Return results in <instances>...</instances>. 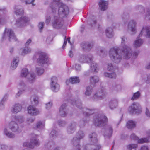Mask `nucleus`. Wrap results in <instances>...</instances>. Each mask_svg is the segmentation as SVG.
<instances>
[{"mask_svg": "<svg viewBox=\"0 0 150 150\" xmlns=\"http://www.w3.org/2000/svg\"><path fill=\"white\" fill-rule=\"evenodd\" d=\"M146 68L148 69H150V63H149L147 65Z\"/></svg>", "mask_w": 150, "mask_h": 150, "instance_id": "nucleus-55", "label": "nucleus"}, {"mask_svg": "<svg viewBox=\"0 0 150 150\" xmlns=\"http://www.w3.org/2000/svg\"><path fill=\"white\" fill-rule=\"evenodd\" d=\"M6 37H8L10 40H13L16 41L17 40L13 32L11 29L9 28L5 29L3 36V38H4Z\"/></svg>", "mask_w": 150, "mask_h": 150, "instance_id": "nucleus-8", "label": "nucleus"}, {"mask_svg": "<svg viewBox=\"0 0 150 150\" xmlns=\"http://www.w3.org/2000/svg\"><path fill=\"white\" fill-rule=\"evenodd\" d=\"M21 109V106L19 104H16L13 109V112L15 113H17L20 111Z\"/></svg>", "mask_w": 150, "mask_h": 150, "instance_id": "nucleus-25", "label": "nucleus"}, {"mask_svg": "<svg viewBox=\"0 0 150 150\" xmlns=\"http://www.w3.org/2000/svg\"><path fill=\"white\" fill-rule=\"evenodd\" d=\"M44 25V23L43 22H40L39 23L38 25V27L40 30L41 31L43 28Z\"/></svg>", "mask_w": 150, "mask_h": 150, "instance_id": "nucleus-42", "label": "nucleus"}, {"mask_svg": "<svg viewBox=\"0 0 150 150\" xmlns=\"http://www.w3.org/2000/svg\"><path fill=\"white\" fill-rule=\"evenodd\" d=\"M50 17L49 16H48L47 17L46 20V22L48 24L49 23L50 21Z\"/></svg>", "mask_w": 150, "mask_h": 150, "instance_id": "nucleus-51", "label": "nucleus"}, {"mask_svg": "<svg viewBox=\"0 0 150 150\" xmlns=\"http://www.w3.org/2000/svg\"><path fill=\"white\" fill-rule=\"evenodd\" d=\"M136 122L132 120H130L127 122L126 124V126L129 129L133 128L135 127Z\"/></svg>", "mask_w": 150, "mask_h": 150, "instance_id": "nucleus-22", "label": "nucleus"}, {"mask_svg": "<svg viewBox=\"0 0 150 150\" xmlns=\"http://www.w3.org/2000/svg\"><path fill=\"white\" fill-rule=\"evenodd\" d=\"M60 0H53L52 3L50 6V8L52 11L54 12L56 11V5H57L59 7L58 16L59 17L62 18L68 14L69 10L67 6L59 2Z\"/></svg>", "mask_w": 150, "mask_h": 150, "instance_id": "nucleus-3", "label": "nucleus"}, {"mask_svg": "<svg viewBox=\"0 0 150 150\" xmlns=\"http://www.w3.org/2000/svg\"><path fill=\"white\" fill-rule=\"evenodd\" d=\"M74 129H72L71 127H69L68 129V132L70 133L73 132L74 131Z\"/></svg>", "mask_w": 150, "mask_h": 150, "instance_id": "nucleus-46", "label": "nucleus"}, {"mask_svg": "<svg viewBox=\"0 0 150 150\" xmlns=\"http://www.w3.org/2000/svg\"><path fill=\"white\" fill-rule=\"evenodd\" d=\"M110 130L111 131L112 130V128L111 127L110 128Z\"/></svg>", "mask_w": 150, "mask_h": 150, "instance_id": "nucleus-62", "label": "nucleus"}, {"mask_svg": "<svg viewBox=\"0 0 150 150\" xmlns=\"http://www.w3.org/2000/svg\"><path fill=\"white\" fill-rule=\"evenodd\" d=\"M136 23L135 21L132 20L130 21L128 25V31H130L132 34L136 33L137 30L136 28Z\"/></svg>", "mask_w": 150, "mask_h": 150, "instance_id": "nucleus-14", "label": "nucleus"}, {"mask_svg": "<svg viewBox=\"0 0 150 150\" xmlns=\"http://www.w3.org/2000/svg\"><path fill=\"white\" fill-rule=\"evenodd\" d=\"M108 4V2L107 1L101 0L99 3L100 8L101 10L104 11L107 8Z\"/></svg>", "mask_w": 150, "mask_h": 150, "instance_id": "nucleus-20", "label": "nucleus"}, {"mask_svg": "<svg viewBox=\"0 0 150 150\" xmlns=\"http://www.w3.org/2000/svg\"><path fill=\"white\" fill-rule=\"evenodd\" d=\"M28 75H30V77L29 78V81L32 82L35 78V75L34 73H28V70L26 69H24L22 70L21 76L22 77H25Z\"/></svg>", "mask_w": 150, "mask_h": 150, "instance_id": "nucleus-13", "label": "nucleus"}, {"mask_svg": "<svg viewBox=\"0 0 150 150\" xmlns=\"http://www.w3.org/2000/svg\"><path fill=\"white\" fill-rule=\"evenodd\" d=\"M93 22L94 24H95V23H96V21H93Z\"/></svg>", "mask_w": 150, "mask_h": 150, "instance_id": "nucleus-61", "label": "nucleus"}, {"mask_svg": "<svg viewBox=\"0 0 150 150\" xmlns=\"http://www.w3.org/2000/svg\"><path fill=\"white\" fill-rule=\"evenodd\" d=\"M48 61V56L45 53H42L40 55L38 60L39 65L47 63Z\"/></svg>", "mask_w": 150, "mask_h": 150, "instance_id": "nucleus-12", "label": "nucleus"}, {"mask_svg": "<svg viewBox=\"0 0 150 150\" xmlns=\"http://www.w3.org/2000/svg\"><path fill=\"white\" fill-rule=\"evenodd\" d=\"M92 92V87L91 86H88L87 87L86 90L85 92L86 95L89 96Z\"/></svg>", "mask_w": 150, "mask_h": 150, "instance_id": "nucleus-31", "label": "nucleus"}, {"mask_svg": "<svg viewBox=\"0 0 150 150\" xmlns=\"http://www.w3.org/2000/svg\"><path fill=\"white\" fill-rule=\"evenodd\" d=\"M94 99H101L103 98L100 96H97L96 94H95L94 96Z\"/></svg>", "mask_w": 150, "mask_h": 150, "instance_id": "nucleus-49", "label": "nucleus"}, {"mask_svg": "<svg viewBox=\"0 0 150 150\" xmlns=\"http://www.w3.org/2000/svg\"><path fill=\"white\" fill-rule=\"evenodd\" d=\"M35 71L38 75H41L44 73V70L41 67H37L36 68Z\"/></svg>", "mask_w": 150, "mask_h": 150, "instance_id": "nucleus-26", "label": "nucleus"}, {"mask_svg": "<svg viewBox=\"0 0 150 150\" xmlns=\"http://www.w3.org/2000/svg\"><path fill=\"white\" fill-rule=\"evenodd\" d=\"M140 93L139 91H137L133 95V96L132 97V99L133 100H134L138 98L140 96Z\"/></svg>", "mask_w": 150, "mask_h": 150, "instance_id": "nucleus-33", "label": "nucleus"}, {"mask_svg": "<svg viewBox=\"0 0 150 150\" xmlns=\"http://www.w3.org/2000/svg\"><path fill=\"white\" fill-rule=\"evenodd\" d=\"M28 113L31 115H36L39 113L38 110L34 107L30 106L28 108Z\"/></svg>", "mask_w": 150, "mask_h": 150, "instance_id": "nucleus-16", "label": "nucleus"}, {"mask_svg": "<svg viewBox=\"0 0 150 150\" xmlns=\"http://www.w3.org/2000/svg\"><path fill=\"white\" fill-rule=\"evenodd\" d=\"M57 16H55L54 20L52 22L53 27L56 28H60L62 25V23L57 18Z\"/></svg>", "mask_w": 150, "mask_h": 150, "instance_id": "nucleus-18", "label": "nucleus"}, {"mask_svg": "<svg viewBox=\"0 0 150 150\" xmlns=\"http://www.w3.org/2000/svg\"><path fill=\"white\" fill-rule=\"evenodd\" d=\"M32 99L35 104H37L38 103V96H33L32 97Z\"/></svg>", "mask_w": 150, "mask_h": 150, "instance_id": "nucleus-38", "label": "nucleus"}, {"mask_svg": "<svg viewBox=\"0 0 150 150\" xmlns=\"http://www.w3.org/2000/svg\"><path fill=\"white\" fill-rule=\"evenodd\" d=\"M54 150H58V149H56Z\"/></svg>", "mask_w": 150, "mask_h": 150, "instance_id": "nucleus-63", "label": "nucleus"}, {"mask_svg": "<svg viewBox=\"0 0 150 150\" xmlns=\"http://www.w3.org/2000/svg\"><path fill=\"white\" fill-rule=\"evenodd\" d=\"M126 38L125 37L122 38L121 53L118 54L119 50L117 47L110 49L109 52L110 57L116 63H119L121 60V55L124 59H128L132 55L131 51L130 48L127 45L125 44V42Z\"/></svg>", "mask_w": 150, "mask_h": 150, "instance_id": "nucleus-1", "label": "nucleus"}, {"mask_svg": "<svg viewBox=\"0 0 150 150\" xmlns=\"http://www.w3.org/2000/svg\"><path fill=\"white\" fill-rule=\"evenodd\" d=\"M145 113L147 116L150 117V112L147 108H146Z\"/></svg>", "mask_w": 150, "mask_h": 150, "instance_id": "nucleus-45", "label": "nucleus"}, {"mask_svg": "<svg viewBox=\"0 0 150 150\" xmlns=\"http://www.w3.org/2000/svg\"><path fill=\"white\" fill-rule=\"evenodd\" d=\"M57 79L55 76H53L51 78L50 87L53 91L56 92L59 89V86L57 83Z\"/></svg>", "mask_w": 150, "mask_h": 150, "instance_id": "nucleus-11", "label": "nucleus"}, {"mask_svg": "<svg viewBox=\"0 0 150 150\" xmlns=\"http://www.w3.org/2000/svg\"><path fill=\"white\" fill-rule=\"evenodd\" d=\"M114 68L113 67V66H112V64H108V70L109 71H110V70H114Z\"/></svg>", "mask_w": 150, "mask_h": 150, "instance_id": "nucleus-39", "label": "nucleus"}, {"mask_svg": "<svg viewBox=\"0 0 150 150\" xmlns=\"http://www.w3.org/2000/svg\"><path fill=\"white\" fill-rule=\"evenodd\" d=\"M39 144L38 140L35 138L33 137L31 139L30 142H26L23 144L24 147H25L30 148H33L34 147V145H38Z\"/></svg>", "mask_w": 150, "mask_h": 150, "instance_id": "nucleus-10", "label": "nucleus"}, {"mask_svg": "<svg viewBox=\"0 0 150 150\" xmlns=\"http://www.w3.org/2000/svg\"><path fill=\"white\" fill-rule=\"evenodd\" d=\"M31 42V40L30 39H28L26 41L25 45V46L28 45Z\"/></svg>", "mask_w": 150, "mask_h": 150, "instance_id": "nucleus-50", "label": "nucleus"}, {"mask_svg": "<svg viewBox=\"0 0 150 150\" xmlns=\"http://www.w3.org/2000/svg\"><path fill=\"white\" fill-rule=\"evenodd\" d=\"M34 121V119L32 118H28L26 120V122L28 124Z\"/></svg>", "mask_w": 150, "mask_h": 150, "instance_id": "nucleus-41", "label": "nucleus"}, {"mask_svg": "<svg viewBox=\"0 0 150 150\" xmlns=\"http://www.w3.org/2000/svg\"><path fill=\"white\" fill-rule=\"evenodd\" d=\"M96 135L95 133H92V136L91 135L90 136V138L92 139V140L94 141L95 142H96L97 141V139L96 138Z\"/></svg>", "mask_w": 150, "mask_h": 150, "instance_id": "nucleus-35", "label": "nucleus"}, {"mask_svg": "<svg viewBox=\"0 0 150 150\" xmlns=\"http://www.w3.org/2000/svg\"><path fill=\"white\" fill-rule=\"evenodd\" d=\"M31 51V49L29 47H25L23 49L21 52V54L23 55H25L28 53H30Z\"/></svg>", "mask_w": 150, "mask_h": 150, "instance_id": "nucleus-27", "label": "nucleus"}, {"mask_svg": "<svg viewBox=\"0 0 150 150\" xmlns=\"http://www.w3.org/2000/svg\"><path fill=\"white\" fill-rule=\"evenodd\" d=\"M79 60L81 63L91 62V70L93 72H97L98 70V65L94 62L93 61L91 56H89L87 57L82 56L79 58Z\"/></svg>", "mask_w": 150, "mask_h": 150, "instance_id": "nucleus-6", "label": "nucleus"}, {"mask_svg": "<svg viewBox=\"0 0 150 150\" xmlns=\"http://www.w3.org/2000/svg\"><path fill=\"white\" fill-rule=\"evenodd\" d=\"M67 43V40L66 39V37H65L64 38V42L62 46V48L64 49Z\"/></svg>", "mask_w": 150, "mask_h": 150, "instance_id": "nucleus-48", "label": "nucleus"}, {"mask_svg": "<svg viewBox=\"0 0 150 150\" xmlns=\"http://www.w3.org/2000/svg\"><path fill=\"white\" fill-rule=\"evenodd\" d=\"M131 138L137 140V142L139 143H147L149 142V140L147 138H143L138 139V137H137L134 134H132L131 135Z\"/></svg>", "mask_w": 150, "mask_h": 150, "instance_id": "nucleus-17", "label": "nucleus"}, {"mask_svg": "<svg viewBox=\"0 0 150 150\" xmlns=\"http://www.w3.org/2000/svg\"><path fill=\"white\" fill-rule=\"evenodd\" d=\"M14 12L16 15L22 16L16 21L15 25L18 27L23 28L29 24L30 19L26 16L23 15V11L22 9H21L18 6L15 7Z\"/></svg>", "mask_w": 150, "mask_h": 150, "instance_id": "nucleus-4", "label": "nucleus"}, {"mask_svg": "<svg viewBox=\"0 0 150 150\" xmlns=\"http://www.w3.org/2000/svg\"><path fill=\"white\" fill-rule=\"evenodd\" d=\"M75 68L77 70H79L81 69V67L79 64H76Z\"/></svg>", "mask_w": 150, "mask_h": 150, "instance_id": "nucleus-52", "label": "nucleus"}, {"mask_svg": "<svg viewBox=\"0 0 150 150\" xmlns=\"http://www.w3.org/2000/svg\"><path fill=\"white\" fill-rule=\"evenodd\" d=\"M147 135L150 138V133H147Z\"/></svg>", "mask_w": 150, "mask_h": 150, "instance_id": "nucleus-59", "label": "nucleus"}, {"mask_svg": "<svg viewBox=\"0 0 150 150\" xmlns=\"http://www.w3.org/2000/svg\"><path fill=\"white\" fill-rule=\"evenodd\" d=\"M107 121L106 116L103 115L98 116L96 117L94 120V124L96 126H101L103 125Z\"/></svg>", "mask_w": 150, "mask_h": 150, "instance_id": "nucleus-9", "label": "nucleus"}, {"mask_svg": "<svg viewBox=\"0 0 150 150\" xmlns=\"http://www.w3.org/2000/svg\"><path fill=\"white\" fill-rule=\"evenodd\" d=\"M80 80L77 77H71L69 79H67L66 82L67 85H68L70 82L72 84H74L79 83Z\"/></svg>", "mask_w": 150, "mask_h": 150, "instance_id": "nucleus-19", "label": "nucleus"}, {"mask_svg": "<svg viewBox=\"0 0 150 150\" xmlns=\"http://www.w3.org/2000/svg\"><path fill=\"white\" fill-rule=\"evenodd\" d=\"M87 115H90L93 112V111L88 109L87 110Z\"/></svg>", "mask_w": 150, "mask_h": 150, "instance_id": "nucleus-47", "label": "nucleus"}, {"mask_svg": "<svg viewBox=\"0 0 150 150\" xmlns=\"http://www.w3.org/2000/svg\"><path fill=\"white\" fill-rule=\"evenodd\" d=\"M52 103L51 102H50L45 104V108L47 109H50L52 105Z\"/></svg>", "mask_w": 150, "mask_h": 150, "instance_id": "nucleus-37", "label": "nucleus"}, {"mask_svg": "<svg viewBox=\"0 0 150 150\" xmlns=\"http://www.w3.org/2000/svg\"><path fill=\"white\" fill-rule=\"evenodd\" d=\"M90 45L89 44H85L83 45V44L81 45V46L83 47V49H89L90 47Z\"/></svg>", "mask_w": 150, "mask_h": 150, "instance_id": "nucleus-40", "label": "nucleus"}, {"mask_svg": "<svg viewBox=\"0 0 150 150\" xmlns=\"http://www.w3.org/2000/svg\"><path fill=\"white\" fill-rule=\"evenodd\" d=\"M7 98L8 96H7L6 95V96H5L3 98V99L2 100L1 102L0 103V109L1 108V107L2 106V107H3L4 102L7 99Z\"/></svg>", "mask_w": 150, "mask_h": 150, "instance_id": "nucleus-36", "label": "nucleus"}, {"mask_svg": "<svg viewBox=\"0 0 150 150\" xmlns=\"http://www.w3.org/2000/svg\"><path fill=\"white\" fill-rule=\"evenodd\" d=\"M19 85L21 87H22L23 89L22 90H20L16 94V97L19 96L21 95L22 93L25 90V86L23 83H20Z\"/></svg>", "mask_w": 150, "mask_h": 150, "instance_id": "nucleus-28", "label": "nucleus"}, {"mask_svg": "<svg viewBox=\"0 0 150 150\" xmlns=\"http://www.w3.org/2000/svg\"><path fill=\"white\" fill-rule=\"evenodd\" d=\"M142 35L147 38L150 37V26L145 25L143 26L139 37L137 38L136 40L134 42V45L135 47H139L143 44V40L139 38V37Z\"/></svg>", "mask_w": 150, "mask_h": 150, "instance_id": "nucleus-5", "label": "nucleus"}, {"mask_svg": "<svg viewBox=\"0 0 150 150\" xmlns=\"http://www.w3.org/2000/svg\"><path fill=\"white\" fill-rule=\"evenodd\" d=\"M67 105L66 103H63L60 108L59 113L62 116H65L67 114Z\"/></svg>", "mask_w": 150, "mask_h": 150, "instance_id": "nucleus-15", "label": "nucleus"}, {"mask_svg": "<svg viewBox=\"0 0 150 150\" xmlns=\"http://www.w3.org/2000/svg\"><path fill=\"white\" fill-rule=\"evenodd\" d=\"M21 1H24L26 3L30 4L32 3L35 0H20Z\"/></svg>", "mask_w": 150, "mask_h": 150, "instance_id": "nucleus-43", "label": "nucleus"}, {"mask_svg": "<svg viewBox=\"0 0 150 150\" xmlns=\"http://www.w3.org/2000/svg\"><path fill=\"white\" fill-rule=\"evenodd\" d=\"M140 150H149L148 147L146 146H142Z\"/></svg>", "mask_w": 150, "mask_h": 150, "instance_id": "nucleus-44", "label": "nucleus"}, {"mask_svg": "<svg viewBox=\"0 0 150 150\" xmlns=\"http://www.w3.org/2000/svg\"><path fill=\"white\" fill-rule=\"evenodd\" d=\"M18 62L19 60L18 58H15L13 59L11 64V68L12 69H14L16 68Z\"/></svg>", "mask_w": 150, "mask_h": 150, "instance_id": "nucleus-23", "label": "nucleus"}, {"mask_svg": "<svg viewBox=\"0 0 150 150\" xmlns=\"http://www.w3.org/2000/svg\"><path fill=\"white\" fill-rule=\"evenodd\" d=\"M56 133V132L55 130H53L51 132L50 134V136H52L53 137L54 136V134H55Z\"/></svg>", "mask_w": 150, "mask_h": 150, "instance_id": "nucleus-53", "label": "nucleus"}, {"mask_svg": "<svg viewBox=\"0 0 150 150\" xmlns=\"http://www.w3.org/2000/svg\"><path fill=\"white\" fill-rule=\"evenodd\" d=\"M99 81L98 77L97 76L91 77L90 79V81L91 83L93 84Z\"/></svg>", "mask_w": 150, "mask_h": 150, "instance_id": "nucleus-30", "label": "nucleus"}, {"mask_svg": "<svg viewBox=\"0 0 150 150\" xmlns=\"http://www.w3.org/2000/svg\"><path fill=\"white\" fill-rule=\"evenodd\" d=\"M148 17H149V18H150V12L148 13Z\"/></svg>", "mask_w": 150, "mask_h": 150, "instance_id": "nucleus-60", "label": "nucleus"}, {"mask_svg": "<svg viewBox=\"0 0 150 150\" xmlns=\"http://www.w3.org/2000/svg\"><path fill=\"white\" fill-rule=\"evenodd\" d=\"M106 36L108 38H112L113 36V30L112 28H107L105 30Z\"/></svg>", "mask_w": 150, "mask_h": 150, "instance_id": "nucleus-21", "label": "nucleus"}, {"mask_svg": "<svg viewBox=\"0 0 150 150\" xmlns=\"http://www.w3.org/2000/svg\"><path fill=\"white\" fill-rule=\"evenodd\" d=\"M44 126V123L43 122L39 121L37 124V127L38 128H42Z\"/></svg>", "mask_w": 150, "mask_h": 150, "instance_id": "nucleus-32", "label": "nucleus"}, {"mask_svg": "<svg viewBox=\"0 0 150 150\" xmlns=\"http://www.w3.org/2000/svg\"><path fill=\"white\" fill-rule=\"evenodd\" d=\"M137 146V145L136 144H130L127 146V148L128 149L131 150L133 149L136 148Z\"/></svg>", "mask_w": 150, "mask_h": 150, "instance_id": "nucleus-34", "label": "nucleus"}, {"mask_svg": "<svg viewBox=\"0 0 150 150\" xmlns=\"http://www.w3.org/2000/svg\"><path fill=\"white\" fill-rule=\"evenodd\" d=\"M104 75L106 77L111 78H116V74L114 73L109 74L107 72H105L104 73Z\"/></svg>", "mask_w": 150, "mask_h": 150, "instance_id": "nucleus-29", "label": "nucleus"}, {"mask_svg": "<svg viewBox=\"0 0 150 150\" xmlns=\"http://www.w3.org/2000/svg\"><path fill=\"white\" fill-rule=\"evenodd\" d=\"M69 55L70 57H71L73 56V53H72V52L71 51H69Z\"/></svg>", "mask_w": 150, "mask_h": 150, "instance_id": "nucleus-54", "label": "nucleus"}, {"mask_svg": "<svg viewBox=\"0 0 150 150\" xmlns=\"http://www.w3.org/2000/svg\"><path fill=\"white\" fill-rule=\"evenodd\" d=\"M82 136H80V138H82L84 136V134L83 133H82Z\"/></svg>", "mask_w": 150, "mask_h": 150, "instance_id": "nucleus-58", "label": "nucleus"}, {"mask_svg": "<svg viewBox=\"0 0 150 150\" xmlns=\"http://www.w3.org/2000/svg\"><path fill=\"white\" fill-rule=\"evenodd\" d=\"M24 121L23 119L21 117H12V121L10 123L8 127L5 128L4 129V133L9 138H13L14 137V135L10 132L9 130L16 132L18 131V125L16 122L21 123Z\"/></svg>", "mask_w": 150, "mask_h": 150, "instance_id": "nucleus-2", "label": "nucleus"}, {"mask_svg": "<svg viewBox=\"0 0 150 150\" xmlns=\"http://www.w3.org/2000/svg\"><path fill=\"white\" fill-rule=\"evenodd\" d=\"M3 23V20L0 18V23Z\"/></svg>", "mask_w": 150, "mask_h": 150, "instance_id": "nucleus-56", "label": "nucleus"}, {"mask_svg": "<svg viewBox=\"0 0 150 150\" xmlns=\"http://www.w3.org/2000/svg\"><path fill=\"white\" fill-rule=\"evenodd\" d=\"M118 102L117 100H114L110 101L109 102V106L111 109L116 108Z\"/></svg>", "mask_w": 150, "mask_h": 150, "instance_id": "nucleus-24", "label": "nucleus"}, {"mask_svg": "<svg viewBox=\"0 0 150 150\" xmlns=\"http://www.w3.org/2000/svg\"><path fill=\"white\" fill-rule=\"evenodd\" d=\"M67 40L69 43H70V44H71V43L70 42V38L69 37L68 38H67Z\"/></svg>", "mask_w": 150, "mask_h": 150, "instance_id": "nucleus-57", "label": "nucleus"}, {"mask_svg": "<svg viewBox=\"0 0 150 150\" xmlns=\"http://www.w3.org/2000/svg\"><path fill=\"white\" fill-rule=\"evenodd\" d=\"M128 112L131 113L138 114L142 111V109L140 104L137 103H134L128 109Z\"/></svg>", "mask_w": 150, "mask_h": 150, "instance_id": "nucleus-7", "label": "nucleus"}]
</instances>
